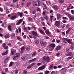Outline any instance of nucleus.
<instances>
[{"mask_svg":"<svg viewBox=\"0 0 74 74\" xmlns=\"http://www.w3.org/2000/svg\"><path fill=\"white\" fill-rule=\"evenodd\" d=\"M49 61H50V58L49 57L47 56H45L42 58V63L44 64L46 62H49Z\"/></svg>","mask_w":74,"mask_h":74,"instance_id":"f257e3e1","label":"nucleus"},{"mask_svg":"<svg viewBox=\"0 0 74 74\" xmlns=\"http://www.w3.org/2000/svg\"><path fill=\"white\" fill-rule=\"evenodd\" d=\"M66 70H67L66 68H64L60 71V72L61 73V74H65Z\"/></svg>","mask_w":74,"mask_h":74,"instance_id":"f03ea898","label":"nucleus"},{"mask_svg":"<svg viewBox=\"0 0 74 74\" xmlns=\"http://www.w3.org/2000/svg\"><path fill=\"white\" fill-rule=\"evenodd\" d=\"M54 25L57 27H59L60 26V22L59 21H55Z\"/></svg>","mask_w":74,"mask_h":74,"instance_id":"7ed1b4c3","label":"nucleus"},{"mask_svg":"<svg viewBox=\"0 0 74 74\" xmlns=\"http://www.w3.org/2000/svg\"><path fill=\"white\" fill-rule=\"evenodd\" d=\"M40 44L43 47V46H44V45H46L47 44V42H44L43 40H41L40 41Z\"/></svg>","mask_w":74,"mask_h":74,"instance_id":"20e7f679","label":"nucleus"},{"mask_svg":"<svg viewBox=\"0 0 74 74\" xmlns=\"http://www.w3.org/2000/svg\"><path fill=\"white\" fill-rule=\"evenodd\" d=\"M45 32L47 34V35L48 36H49L48 35H51V32H49V30L48 29L45 30Z\"/></svg>","mask_w":74,"mask_h":74,"instance_id":"39448f33","label":"nucleus"},{"mask_svg":"<svg viewBox=\"0 0 74 74\" xmlns=\"http://www.w3.org/2000/svg\"><path fill=\"white\" fill-rule=\"evenodd\" d=\"M17 14L18 16H20V17H21V18H22V16H23L22 12H17Z\"/></svg>","mask_w":74,"mask_h":74,"instance_id":"423d86ee","label":"nucleus"},{"mask_svg":"<svg viewBox=\"0 0 74 74\" xmlns=\"http://www.w3.org/2000/svg\"><path fill=\"white\" fill-rule=\"evenodd\" d=\"M38 31L40 32V33H41V34L43 35H45V32H44L42 31L41 29L39 28L38 29Z\"/></svg>","mask_w":74,"mask_h":74,"instance_id":"0eeeda50","label":"nucleus"},{"mask_svg":"<svg viewBox=\"0 0 74 74\" xmlns=\"http://www.w3.org/2000/svg\"><path fill=\"white\" fill-rule=\"evenodd\" d=\"M45 65L43 66H41L38 69L39 70H44V69L45 68Z\"/></svg>","mask_w":74,"mask_h":74,"instance_id":"6e6552de","label":"nucleus"},{"mask_svg":"<svg viewBox=\"0 0 74 74\" xmlns=\"http://www.w3.org/2000/svg\"><path fill=\"white\" fill-rule=\"evenodd\" d=\"M48 47H49V50L50 51H53V50L54 49V48H53V47L51 46H50L49 45L48 46Z\"/></svg>","mask_w":74,"mask_h":74,"instance_id":"1a4fd4ad","label":"nucleus"},{"mask_svg":"<svg viewBox=\"0 0 74 74\" xmlns=\"http://www.w3.org/2000/svg\"><path fill=\"white\" fill-rule=\"evenodd\" d=\"M62 40L63 41V42H64V43H67V42L66 41H67V38H62Z\"/></svg>","mask_w":74,"mask_h":74,"instance_id":"9d476101","label":"nucleus"},{"mask_svg":"<svg viewBox=\"0 0 74 74\" xmlns=\"http://www.w3.org/2000/svg\"><path fill=\"white\" fill-rule=\"evenodd\" d=\"M57 18H56L58 19V20H59L60 18L62 17V15L60 14H57Z\"/></svg>","mask_w":74,"mask_h":74,"instance_id":"9b49d317","label":"nucleus"},{"mask_svg":"<svg viewBox=\"0 0 74 74\" xmlns=\"http://www.w3.org/2000/svg\"><path fill=\"white\" fill-rule=\"evenodd\" d=\"M53 8L54 10H58L59 9V7L58 6L54 5L53 6Z\"/></svg>","mask_w":74,"mask_h":74,"instance_id":"f8f14e48","label":"nucleus"},{"mask_svg":"<svg viewBox=\"0 0 74 74\" xmlns=\"http://www.w3.org/2000/svg\"><path fill=\"white\" fill-rule=\"evenodd\" d=\"M16 15L13 16L11 17L10 19L12 20H14V19L16 18Z\"/></svg>","mask_w":74,"mask_h":74,"instance_id":"ddd939ff","label":"nucleus"},{"mask_svg":"<svg viewBox=\"0 0 74 74\" xmlns=\"http://www.w3.org/2000/svg\"><path fill=\"white\" fill-rule=\"evenodd\" d=\"M32 33L33 36H38L37 33L34 31H32Z\"/></svg>","mask_w":74,"mask_h":74,"instance_id":"4468645a","label":"nucleus"},{"mask_svg":"<svg viewBox=\"0 0 74 74\" xmlns=\"http://www.w3.org/2000/svg\"><path fill=\"white\" fill-rule=\"evenodd\" d=\"M56 51H59L61 49V47L60 46H58L56 47Z\"/></svg>","mask_w":74,"mask_h":74,"instance_id":"2eb2a0df","label":"nucleus"},{"mask_svg":"<svg viewBox=\"0 0 74 74\" xmlns=\"http://www.w3.org/2000/svg\"><path fill=\"white\" fill-rule=\"evenodd\" d=\"M49 46H50V47H53V48H54L55 47V46H56V45H55V44L54 43H52L51 44H50L49 45Z\"/></svg>","mask_w":74,"mask_h":74,"instance_id":"dca6fc26","label":"nucleus"},{"mask_svg":"<svg viewBox=\"0 0 74 74\" xmlns=\"http://www.w3.org/2000/svg\"><path fill=\"white\" fill-rule=\"evenodd\" d=\"M66 41L68 43H69V44H71V45H73V43L71 42L70 39H67Z\"/></svg>","mask_w":74,"mask_h":74,"instance_id":"f3484780","label":"nucleus"},{"mask_svg":"<svg viewBox=\"0 0 74 74\" xmlns=\"http://www.w3.org/2000/svg\"><path fill=\"white\" fill-rule=\"evenodd\" d=\"M8 53V50H7L4 53H2V55L3 56L4 55H7V53Z\"/></svg>","mask_w":74,"mask_h":74,"instance_id":"a211bd4d","label":"nucleus"},{"mask_svg":"<svg viewBox=\"0 0 74 74\" xmlns=\"http://www.w3.org/2000/svg\"><path fill=\"white\" fill-rule=\"evenodd\" d=\"M12 58L13 60H17L18 59V58L17 57L15 56H13L12 57Z\"/></svg>","mask_w":74,"mask_h":74,"instance_id":"6ab92c4d","label":"nucleus"},{"mask_svg":"<svg viewBox=\"0 0 74 74\" xmlns=\"http://www.w3.org/2000/svg\"><path fill=\"white\" fill-rule=\"evenodd\" d=\"M22 21H23V20H22V19H21L20 20L18 21V22L17 23V25H20V24H21V23H22Z\"/></svg>","mask_w":74,"mask_h":74,"instance_id":"aec40b11","label":"nucleus"},{"mask_svg":"<svg viewBox=\"0 0 74 74\" xmlns=\"http://www.w3.org/2000/svg\"><path fill=\"white\" fill-rule=\"evenodd\" d=\"M4 37L5 38H9V34H7L4 36Z\"/></svg>","mask_w":74,"mask_h":74,"instance_id":"412c9836","label":"nucleus"},{"mask_svg":"<svg viewBox=\"0 0 74 74\" xmlns=\"http://www.w3.org/2000/svg\"><path fill=\"white\" fill-rule=\"evenodd\" d=\"M51 74H58V72L56 71H52L51 72Z\"/></svg>","mask_w":74,"mask_h":74,"instance_id":"4be33fe9","label":"nucleus"},{"mask_svg":"<svg viewBox=\"0 0 74 74\" xmlns=\"http://www.w3.org/2000/svg\"><path fill=\"white\" fill-rule=\"evenodd\" d=\"M35 44H36V45L38 44V43H39V40H35Z\"/></svg>","mask_w":74,"mask_h":74,"instance_id":"5701e85b","label":"nucleus"},{"mask_svg":"<svg viewBox=\"0 0 74 74\" xmlns=\"http://www.w3.org/2000/svg\"><path fill=\"white\" fill-rule=\"evenodd\" d=\"M31 4V2H27V7H29V5H30Z\"/></svg>","mask_w":74,"mask_h":74,"instance_id":"b1692460","label":"nucleus"},{"mask_svg":"<svg viewBox=\"0 0 74 74\" xmlns=\"http://www.w3.org/2000/svg\"><path fill=\"white\" fill-rule=\"evenodd\" d=\"M16 56L17 57V58H19V56H20V53H17L16 54Z\"/></svg>","mask_w":74,"mask_h":74,"instance_id":"393cba45","label":"nucleus"},{"mask_svg":"<svg viewBox=\"0 0 74 74\" xmlns=\"http://www.w3.org/2000/svg\"><path fill=\"white\" fill-rule=\"evenodd\" d=\"M21 59L23 61H24V60H26V57H22Z\"/></svg>","mask_w":74,"mask_h":74,"instance_id":"a878e982","label":"nucleus"},{"mask_svg":"<svg viewBox=\"0 0 74 74\" xmlns=\"http://www.w3.org/2000/svg\"><path fill=\"white\" fill-rule=\"evenodd\" d=\"M24 30L25 32H26V33H27V32H28L27 30V28H26V27H25L24 28Z\"/></svg>","mask_w":74,"mask_h":74,"instance_id":"bb28decb","label":"nucleus"},{"mask_svg":"<svg viewBox=\"0 0 74 74\" xmlns=\"http://www.w3.org/2000/svg\"><path fill=\"white\" fill-rule=\"evenodd\" d=\"M36 64V63H32L31 65H30V66L32 67H33V66H34Z\"/></svg>","mask_w":74,"mask_h":74,"instance_id":"cd10ccee","label":"nucleus"},{"mask_svg":"<svg viewBox=\"0 0 74 74\" xmlns=\"http://www.w3.org/2000/svg\"><path fill=\"white\" fill-rule=\"evenodd\" d=\"M53 16H50V21H51V22H52V19H53Z\"/></svg>","mask_w":74,"mask_h":74,"instance_id":"c85d7f7f","label":"nucleus"},{"mask_svg":"<svg viewBox=\"0 0 74 74\" xmlns=\"http://www.w3.org/2000/svg\"><path fill=\"white\" fill-rule=\"evenodd\" d=\"M71 55H72V53L70 52L67 54V56H71Z\"/></svg>","mask_w":74,"mask_h":74,"instance_id":"c756f323","label":"nucleus"},{"mask_svg":"<svg viewBox=\"0 0 74 74\" xmlns=\"http://www.w3.org/2000/svg\"><path fill=\"white\" fill-rule=\"evenodd\" d=\"M45 74H49V71H46L45 72Z\"/></svg>","mask_w":74,"mask_h":74,"instance_id":"7c9ffc66","label":"nucleus"},{"mask_svg":"<svg viewBox=\"0 0 74 74\" xmlns=\"http://www.w3.org/2000/svg\"><path fill=\"white\" fill-rule=\"evenodd\" d=\"M67 16L69 17V18L70 19V18H71V17L72 16L69 14H68L67 15Z\"/></svg>","mask_w":74,"mask_h":74,"instance_id":"2f4dec72","label":"nucleus"},{"mask_svg":"<svg viewBox=\"0 0 74 74\" xmlns=\"http://www.w3.org/2000/svg\"><path fill=\"white\" fill-rule=\"evenodd\" d=\"M8 29L9 31H11V25H9L8 26Z\"/></svg>","mask_w":74,"mask_h":74,"instance_id":"473e14b6","label":"nucleus"},{"mask_svg":"<svg viewBox=\"0 0 74 74\" xmlns=\"http://www.w3.org/2000/svg\"><path fill=\"white\" fill-rule=\"evenodd\" d=\"M30 46H29L27 47L26 50L27 51H29V50H30Z\"/></svg>","mask_w":74,"mask_h":74,"instance_id":"72a5a7b5","label":"nucleus"},{"mask_svg":"<svg viewBox=\"0 0 74 74\" xmlns=\"http://www.w3.org/2000/svg\"><path fill=\"white\" fill-rule=\"evenodd\" d=\"M28 20L29 22L32 21V18H31V17H29L28 18Z\"/></svg>","mask_w":74,"mask_h":74,"instance_id":"f704fd0d","label":"nucleus"},{"mask_svg":"<svg viewBox=\"0 0 74 74\" xmlns=\"http://www.w3.org/2000/svg\"><path fill=\"white\" fill-rule=\"evenodd\" d=\"M70 20H72V21H74V16H71V17L70 18Z\"/></svg>","mask_w":74,"mask_h":74,"instance_id":"c9c22d12","label":"nucleus"},{"mask_svg":"<svg viewBox=\"0 0 74 74\" xmlns=\"http://www.w3.org/2000/svg\"><path fill=\"white\" fill-rule=\"evenodd\" d=\"M45 17H44V18L46 20H48V17L47 16H45Z\"/></svg>","mask_w":74,"mask_h":74,"instance_id":"e433bc0d","label":"nucleus"},{"mask_svg":"<svg viewBox=\"0 0 74 74\" xmlns=\"http://www.w3.org/2000/svg\"><path fill=\"white\" fill-rule=\"evenodd\" d=\"M64 1V0H60V3L61 4H62V3H63Z\"/></svg>","mask_w":74,"mask_h":74,"instance_id":"4c0bfd02","label":"nucleus"},{"mask_svg":"<svg viewBox=\"0 0 74 74\" xmlns=\"http://www.w3.org/2000/svg\"><path fill=\"white\" fill-rule=\"evenodd\" d=\"M23 74H26L27 73V71L25 70L23 71Z\"/></svg>","mask_w":74,"mask_h":74,"instance_id":"58836bf2","label":"nucleus"},{"mask_svg":"<svg viewBox=\"0 0 74 74\" xmlns=\"http://www.w3.org/2000/svg\"><path fill=\"white\" fill-rule=\"evenodd\" d=\"M56 42L57 43H59V42H60V40H56Z\"/></svg>","mask_w":74,"mask_h":74,"instance_id":"ea45409f","label":"nucleus"},{"mask_svg":"<svg viewBox=\"0 0 74 74\" xmlns=\"http://www.w3.org/2000/svg\"><path fill=\"white\" fill-rule=\"evenodd\" d=\"M42 4H43L44 7L45 8H46L47 6H46V5L44 3H42Z\"/></svg>","mask_w":74,"mask_h":74,"instance_id":"a19ab883","label":"nucleus"},{"mask_svg":"<svg viewBox=\"0 0 74 74\" xmlns=\"http://www.w3.org/2000/svg\"><path fill=\"white\" fill-rule=\"evenodd\" d=\"M40 1H38V6H40Z\"/></svg>","mask_w":74,"mask_h":74,"instance_id":"79ce46f5","label":"nucleus"},{"mask_svg":"<svg viewBox=\"0 0 74 74\" xmlns=\"http://www.w3.org/2000/svg\"><path fill=\"white\" fill-rule=\"evenodd\" d=\"M44 18L43 17H40V19L42 21H44Z\"/></svg>","mask_w":74,"mask_h":74,"instance_id":"37998d69","label":"nucleus"},{"mask_svg":"<svg viewBox=\"0 0 74 74\" xmlns=\"http://www.w3.org/2000/svg\"><path fill=\"white\" fill-rule=\"evenodd\" d=\"M21 50H23V51H25V47L24 46L23 47H22L21 48Z\"/></svg>","mask_w":74,"mask_h":74,"instance_id":"c03bdc74","label":"nucleus"},{"mask_svg":"<svg viewBox=\"0 0 74 74\" xmlns=\"http://www.w3.org/2000/svg\"><path fill=\"white\" fill-rule=\"evenodd\" d=\"M52 67H53V64H52L50 65V67H49V69H52Z\"/></svg>","mask_w":74,"mask_h":74,"instance_id":"a18cd8bd","label":"nucleus"},{"mask_svg":"<svg viewBox=\"0 0 74 74\" xmlns=\"http://www.w3.org/2000/svg\"><path fill=\"white\" fill-rule=\"evenodd\" d=\"M36 52L34 51L33 52V54H32V56H35V55H36Z\"/></svg>","mask_w":74,"mask_h":74,"instance_id":"49530a36","label":"nucleus"},{"mask_svg":"<svg viewBox=\"0 0 74 74\" xmlns=\"http://www.w3.org/2000/svg\"><path fill=\"white\" fill-rule=\"evenodd\" d=\"M5 72H6V73H8V68H6L5 69Z\"/></svg>","mask_w":74,"mask_h":74,"instance_id":"de8ad7c7","label":"nucleus"},{"mask_svg":"<svg viewBox=\"0 0 74 74\" xmlns=\"http://www.w3.org/2000/svg\"><path fill=\"white\" fill-rule=\"evenodd\" d=\"M11 36L12 37H15V34L14 33H12L11 34Z\"/></svg>","mask_w":74,"mask_h":74,"instance_id":"09e8293b","label":"nucleus"},{"mask_svg":"<svg viewBox=\"0 0 74 74\" xmlns=\"http://www.w3.org/2000/svg\"><path fill=\"white\" fill-rule=\"evenodd\" d=\"M6 14H8V13H9V10H8V9H7L6 10Z\"/></svg>","mask_w":74,"mask_h":74,"instance_id":"8fccbe9b","label":"nucleus"},{"mask_svg":"<svg viewBox=\"0 0 74 74\" xmlns=\"http://www.w3.org/2000/svg\"><path fill=\"white\" fill-rule=\"evenodd\" d=\"M37 11H41V9H40V8L38 7H37Z\"/></svg>","mask_w":74,"mask_h":74,"instance_id":"3c124183","label":"nucleus"},{"mask_svg":"<svg viewBox=\"0 0 74 74\" xmlns=\"http://www.w3.org/2000/svg\"><path fill=\"white\" fill-rule=\"evenodd\" d=\"M60 55V53H58L56 54V56H57V57H59V56Z\"/></svg>","mask_w":74,"mask_h":74,"instance_id":"603ef678","label":"nucleus"},{"mask_svg":"<svg viewBox=\"0 0 74 74\" xmlns=\"http://www.w3.org/2000/svg\"><path fill=\"white\" fill-rule=\"evenodd\" d=\"M6 45V44L5 43H3L2 45V46L3 47H5Z\"/></svg>","mask_w":74,"mask_h":74,"instance_id":"864d4df0","label":"nucleus"},{"mask_svg":"<svg viewBox=\"0 0 74 74\" xmlns=\"http://www.w3.org/2000/svg\"><path fill=\"white\" fill-rule=\"evenodd\" d=\"M7 60L5 59L4 61V64H5V63H7Z\"/></svg>","mask_w":74,"mask_h":74,"instance_id":"5fc2aeb1","label":"nucleus"},{"mask_svg":"<svg viewBox=\"0 0 74 74\" xmlns=\"http://www.w3.org/2000/svg\"><path fill=\"white\" fill-rule=\"evenodd\" d=\"M71 12L73 15L74 14V10H71Z\"/></svg>","mask_w":74,"mask_h":74,"instance_id":"6e6d98bb","label":"nucleus"},{"mask_svg":"<svg viewBox=\"0 0 74 74\" xmlns=\"http://www.w3.org/2000/svg\"><path fill=\"white\" fill-rule=\"evenodd\" d=\"M15 74H18V71L17 70H15Z\"/></svg>","mask_w":74,"mask_h":74,"instance_id":"4d7b16f0","label":"nucleus"},{"mask_svg":"<svg viewBox=\"0 0 74 74\" xmlns=\"http://www.w3.org/2000/svg\"><path fill=\"white\" fill-rule=\"evenodd\" d=\"M17 1H18V0H13V2L14 3H16Z\"/></svg>","mask_w":74,"mask_h":74,"instance_id":"13d9d810","label":"nucleus"},{"mask_svg":"<svg viewBox=\"0 0 74 74\" xmlns=\"http://www.w3.org/2000/svg\"><path fill=\"white\" fill-rule=\"evenodd\" d=\"M11 54H12V55H13L14 54V51L11 50Z\"/></svg>","mask_w":74,"mask_h":74,"instance_id":"bf43d9fd","label":"nucleus"},{"mask_svg":"<svg viewBox=\"0 0 74 74\" xmlns=\"http://www.w3.org/2000/svg\"><path fill=\"white\" fill-rule=\"evenodd\" d=\"M72 28L71 27H69V28L68 30V31L70 32V31H71V29H72Z\"/></svg>","mask_w":74,"mask_h":74,"instance_id":"052dcab7","label":"nucleus"},{"mask_svg":"<svg viewBox=\"0 0 74 74\" xmlns=\"http://www.w3.org/2000/svg\"><path fill=\"white\" fill-rule=\"evenodd\" d=\"M16 37H17V38L18 40H19V39H20V37H19V36H16Z\"/></svg>","mask_w":74,"mask_h":74,"instance_id":"680f3d73","label":"nucleus"},{"mask_svg":"<svg viewBox=\"0 0 74 74\" xmlns=\"http://www.w3.org/2000/svg\"><path fill=\"white\" fill-rule=\"evenodd\" d=\"M73 46L71 45L70 47V49H73Z\"/></svg>","mask_w":74,"mask_h":74,"instance_id":"e2e57ef3","label":"nucleus"},{"mask_svg":"<svg viewBox=\"0 0 74 74\" xmlns=\"http://www.w3.org/2000/svg\"><path fill=\"white\" fill-rule=\"evenodd\" d=\"M41 63H39L37 64V66H41Z\"/></svg>","mask_w":74,"mask_h":74,"instance_id":"0e129e2a","label":"nucleus"},{"mask_svg":"<svg viewBox=\"0 0 74 74\" xmlns=\"http://www.w3.org/2000/svg\"><path fill=\"white\" fill-rule=\"evenodd\" d=\"M41 23L42 24V25H43V26H45V23H44V22H41Z\"/></svg>","mask_w":74,"mask_h":74,"instance_id":"69168bd1","label":"nucleus"},{"mask_svg":"<svg viewBox=\"0 0 74 74\" xmlns=\"http://www.w3.org/2000/svg\"><path fill=\"white\" fill-rule=\"evenodd\" d=\"M12 63H13L12 62H11L10 63L9 66H12Z\"/></svg>","mask_w":74,"mask_h":74,"instance_id":"338daca9","label":"nucleus"},{"mask_svg":"<svg viewBox=\"0 0 74 74\" xmlns=\"http://www.w3.org/2000/svg\"><path fill=\"white\" fill-rule=\"evenodd\" d=\"M70 67H74V66L73 65H72L71 64H70L69 65Z\"/></svg>","mask_w":74,"mask_h":74,"instance_id":"774afa93","label":"nucleus"}]
</instances>
